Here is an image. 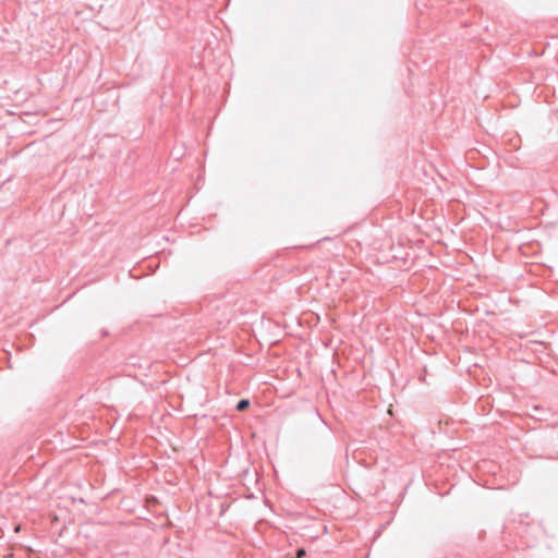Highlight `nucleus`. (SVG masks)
I'll return each instance as SVG.
<instances>
[{"mask_svg": "<svg viewBox=\"0 0 558 558\" xmlns=\"http://www.w3.org/2000/svg\"><path fill=\"white\" fill-rule=\"evenodd\" d=\"M250 407V400L247 399H241L236 404L238 411H244Z\"/></svg>", "mask_w": 558, "mask_h": 558, "instance_id": "1", "label": "nucleus"}]
</instances>
